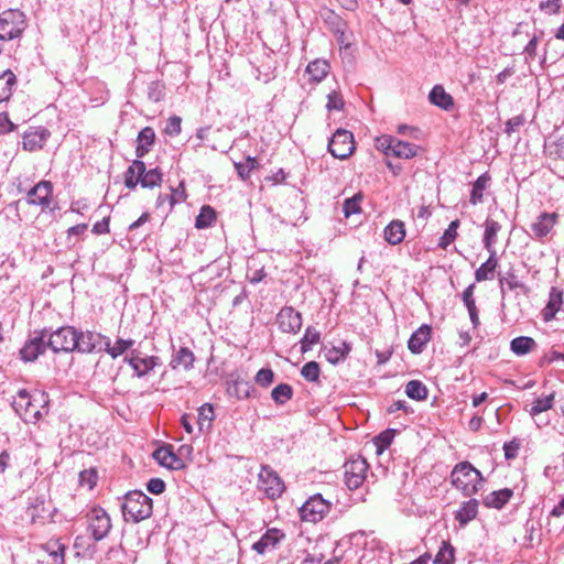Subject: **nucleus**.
I'll return each instance as SVG.
<instances>
[{
    "label": "nucleus",
    "mask_w": 564,
    "mask_h": 564,
    "mask_svg": "<svg viewBox=\"0 0 564 564\" xmlns=\"http://www.w3.org/2000/svg\"><path fill=\"white\" fill-rule=\"evenodd\" d=\"M484 481L481 473L469 462L456 464L451 473L452 486L465 497L477 494L482 488Z\"/></svg>",
    "instance_id": "f257e3e1"
},
{
    "label": "nucleus",
    "mask_w": 564,
    "mask_h": 564,
    "mask_svg": "<svg viewBox=\"0 0 564 564\" xmlns=\"http://www.w3.org/2000/svg\"><path fill=\"white\" fill-rule=\"evenodd\" d=\"M163 174L159 167L147 171L145 163L134 160L124 173V184L128 188L133 189L138 184L144 188H153L160 186Z\"/></svg>",
    "instance_id": "f03ea898"
},
{
    "label": "nucleus",
    "mask_w": 564,
    "mask_h": 564,
    "mask_svg": "<svg viewBox=\"0 0 564 564\" xmlns=\"http://www.w3.org/2000/svg\"><path fill=\"white\" fill-rule=\"evenodd\" d=\"M121 510L127 521L140 522L151 517L153 511L152 499L142 491H130L124 496Z\"/></svg>",
    "instance_id": "7ed1b4c3"
},
{
    "label": "nucleus",
    "mask_w": 564,
    "mask_h": 564,
    "mask_svg": "<svg viewBox=\"0 0 564 564\" xmlns=\"http://www.w3.org/2000/svg\"><path fill=\"white\" fill-rule=\"evenodd\" d=\"M25 29V14L19 9H9L0 13V40L19 37Z\"/></svg>",
    "instance_id": "20e7f679"
},
{
    "label": "nucleus",
    "mask_w": 564,
    "mask_h": 564,
    "mask_svg": "<svg viewBox=\"0 0 564 564\" xmlns=\"http://www.w3.org/2000/svg\"><path fill=\"white\" fill-rule=\"evenodd\" d=\"M77 330L72 326H62L54 332L47 330L46 344L54 352H72L76 348Z\"/></svg>",
    "instance_id": "39448f33"
},
{
    "label": "nucleus",
    "mask_w": 564,
    "mask_h": 564,
    "mask_svg": "<svg viewBox=\"0 0 564 564\" xmlns=\"http://www.w3.org/2000/svg\"><path fill=\"white\" fill-rule=\"evenodd\" d=\"M332 503L321 494L311 496L299 509L302 521L316 523L322 521L329 512Z\"/></svg>",
    "instance_id": "423d86ee"
},
{
    "label": "nucleus",
    "mask_w": 564,
    "mask_h": 564,
    "mask_svg": "<svg viewBox=\"0 0 564 564\" xmlns=\"http://www.w3.org/2000/svg\"><path fill=\"white\" fill-rule=\"evenodd\" d=\"M328 152L336 159L346 160L355 150L354 134L345 129H337L328 141Z\"/></svg>",
    "instance_id": "0eeeda50"
},
{
    "label": "nucleus",
    "mask_w": 564,
    "mask_h": 564,
    "mask_svg": "<svg viewBox=\"0 0 564 564\" xmlns=\"http://www.w3.org/2000/svg\"><path fill=\"white\" fill-rule=\"evenodd\" d=\"M86 517L88 531L91 533L93 539L95 541L104 540L112 527L111 519L106 510L101 507H94Z\"/></svg>",
    "instance_id": "6e6552de"
},
{
    "label": "nucleus",
    "mask_w": 564,
    "mask_h": 564,
    "mask_svg": "<svg viewBox=\"0 0 564 564\" xmlns=\"http://www.w3.org/2000/svg\"><path fill=\"white\" fill-rule=\"evenodd\" d=\"M258 488L268 498L276 499L285 490V486L280 476L269 466H262L259 473Z\"/></svg>",
    "instance_id": "1a4fd4ad"
},
{
    "label": "nucleus",
    "mask_w": 564,
    "mask_h": 564,
    "mask_svg": "<svg viewBox=\"0 0 564 564\" xmlns=\"http://www.w3.org/2000/svg\"><path fill=\"white\" fill-rule=\"evenodd\" d=\"M123 362L133 369L135 377L143 378L161 365V358L158 356H143L141 351L132 349L123 357Z\"/></svg>",
    "instance_id": "9d476101"
},
{
    "label": "nucleus",
    "mask_w": 564,
    "mask_h": 564,
    "mask_svg": "<svg viewBox=\"0 0 564 564\" xmlns=\"http://www.w3.org/2000/svg\"><path fill=\"white\" fill-rule=\"evenodd\" d=\"M12 406L26 423H35L42 417V412L33 403L30 393L25 389L19 390L12 402Z\"/></svg>",
    "instance_id": "9b49d317"
},
{
    "label": "nucleus",
    "mask_w": 564,
    "mask_h": 564,
    "mask_svg": "<svg viewBox=\"0 0 564 564\" xmlns=\"http://www.w3.org/2000/svg\"><path fill=\"white\" fill-rule=\"evenodd\" d=\"M367 460L361 457H351L344 465L345 468V482L350 490L359 488L365 479L368 470Z\"/></svg>",
    "instance_id": "f8f14e48"
},
{
    "label": "nucleus",
    "mask_w": 564,
    "mask_h": 564,
    "mask_svg": "<svg viewBox=\"0 0 564 564\" xmlns=\"http://www.w3.org/2000/svg\"><path fill=\"white\" fill-rule=\"evenodd\" d=\"M47 329L35 330L33 336L25 341L23 347L20 349V357L24 362H32L45 351Z\"/></svg>",
    "instance_id": "ddd939ff"
},
{
    "label": "nucleus",
    "mask_w": 564,
    "mask_h": 564,
    "mask_svg": "<svg viewBox=\"0 0 564 564\" xmlns=\"http://www.w3.org/2000/svg\"><path fill=\"white\" fill-rule=\"evenodd\" d=\"M75 351L80 354H91L102 351L105 336L95 332H77Z\"/></svg>",
    "instance_id": "4468645a"
},
{
    "label": "nucleus",
    "mask_w": 564,
    "mask_h": 564,
    "mask_svg": "<svg viewBox=\"0 0 564 564\" xmlns=\"http://www.w3.org/2000/svg\"><path fill=\"white\" fill-rule=\"evenodd\" d=\"M52 194L53 184L50 181H41L28 192L26 202L30 205L41 206L44 210L50 208Z\"/></svg>",
    "instance_id": "2eb2a0df"
},
{
    "label": "nucleus",
    "mask_w": 564,
    "mask_h": 564,
    "mask_svg": "<svg viewBox=\"0 0 564 564\" xmlns=\"http://www.w3.org/2000/svg\"><path fill=\"white\" fill-rule=\"evenodd\" d=\"M280 330L296 334L302 327V315L291 306H284L276 315Z\"/></svg>",
    "instance_id": "dca6fc26"
},
{
    "label": "nucleus",
    "mask_w": 564,
    "mask_h": 564,
    "mask_svg": "<svg viewBox=\"0 0 564 564\" xmlns=\"http://www.w3.org/2000/svg\"><path fill=\"white\" fill-rule=\"evenodd\" d=\"M558 215L556 213H541L531 224V230L535 239L546 237L556 225Z\"/></svg>",
    "instance_id": "f3484780"
},
{
    "label": "nucleus",
    "mask_w": 564,
    "mask_h": 564,
    "mask_svg": "<svg viewBox=\"0 0 564 564\" xmlns=\"http://www.w3.org/2000/svg\"><path fill=\"white\" fill-rule=\"evenodd\" d=\"M153 458L170 469L180 470L185 467L184 462L172 451L171 446H162L153 452Z\"/></svg>",
    "instance_id": "a211bd4d"
},
{
    "label": "nucleus",
    "mask_w": 564,
    "mask_h": 564,
    "mask_svg": "<svg viewBox=\"0 0 564 564\" xmlns=\"http://www.w3.org/2000/svg\"><path fill=\"white\" fill-rule=\"evenodd\" d=\"M564 292L562 289L552 286L549 294V301L545 307L541 311L542 319L545 323L551 322L555 318L557 312H560L563 304Z\"/></svg>",
    "instance_id": "6ab92c4d"
},
{
    "label": "nucleus",
    "mask_w": 564,
    "mask_h": 564,
    "mask_svg": "<svg viewBox=\"0 0 564 564\" xmlns=\"http://www.w3.org/2000/svg\"><path fill=\"white\" fill-rule=\"evenodd\" d=\"M432 335L431 326L423 324L421 325L409 338L408 348L412 354H421L426 344L430 341Z\"/></svg>",
    "instance_id": "aec40b11"
},
{
    "label": "nucleus",
    "mask_w": 564,
    "mask_h": 564,
    "mask_svg": "<svg viewBox=\"0 0 564 564\" xmlns=\"http://www.w3.org/2000/svg\"><path fill=\"white\" fill-rule=\"evenodd\" d=\"M284 538V533H282L278 529H269L259 541L253 543L252 550H254L258 554H264L268 550H273L280 543V541Z\"/></svg>",
    "instance_id": "412c9836"
},
{
    "label": "nucleus",
    "mask_w": 564,
    "mask_h": 564,
    "mask_svg": "<svg viewBox=\"0 0 564 564\" xmlns=\"http://www.w3.org/2000/svg\"><path fill=\"white\" fill-rule=\"evenodd\" d=\"M155 142V132L154 129L151 127H144L141 129V131L138 133L137 137V149H135V155L137 158H143L147 155Z\"/></svg>",
    "instance_id": "4be33fe9"
},
{
    "label": "nucleus",
    "mask_w": 564,
    "mask_h": 564,
    "mask_svg": "<svg viewBox=\"0 0 564 564\" xmlns=\"http://www.w3.org/2000/svg\"><path fill=\"white\" fill-rule=\"evenodd\" d=\"M134 343L135 341L133 339H123L119 337L116 339L115 344L111 345L110 338L105 336L102 351H106L112 359H116L127 351H131Z\"/></svg>",
    "instance_id": "5701e85b"
},
{
    "label": "nucleus",
    "mask_w": 564,
    "mask_h": 564,
    "mask_svg": "<svg viewBox=\"0 0 564 564\" xmlns=\"http://www.w3.org/2000/svg\"><path fill=\"white\" fill-rule=\"evenodd\" d=\"M48 135L50 132L44 128L25 132L23 135V149L28 151L42 149Z\"/></svg>",
    "instance_id": "b1692460"
},
{
    "label": "nucleus",
    "mask_w": 564,
    "mask_h": 564,
    "mask_svg": "<svg viewBox=\"0 0 564 564\" xmlns=\"http://www.w3.org/2000/svg\"><path fill=\"white\" fill-rule=\"evenodd\" d=\"M513 490L510 488H503L500 490L492 491L484 498V505L487 508L500 510L502 509L512 498Z\"/></svg>",
    "instance_id": "393cba45"
},
{
    "label": "nucleus",
    "mask_w": 564,
    "mask_h": 564,
    "mask_svg": "<svg viewBox=\"0 0 564 564\" xmlns=\"http://www.w3.org/2000/svg\"><path fill=\"white\" fill-rule=\"evenodd\" d=\"M478 506L479 503L477 499H469L468 501L463 502L455 514V519L458 521L460 527H465L477 517Z\"/></svg>",
    "instance_id": "a878e982"
},
{
    "label": "nucleus",
    "mask_w": 564,
    "mask_h": 564,
    "mask_svg": "<svg viewBox=\"0 0 564 564\" xmlns=\"http://www.w3.org/2000/svg\"><path fill=\"white\" fill-rule=\"evenodd\" d=\"M429 100L431 104L437 106L441 109L449 110L454 107L453 97L447 94L443 86L435 85L429 94Z\"/></svg>",
    "instance_id": "bb28decb"
},
{
    "label": "nucleus",
    "mask_w": 564,
    "mask_h": 564,
    "mask_svg": "<svg viewBox=\"0 0 564 564\" xmlns=\"http://www.w3.org/2000/svg\"><path fill=\"white\" fill-rule=\"evenodd\" d=\"M194 361V352L187 347H181L173 354L170 366L172 369L183 367L185 370H189L193 368Z\"/></svg>",
    "instance_id": "cd10ccee"
},
{
    "label": "nucleus",
    "mask_w": 564,
    "mask_h": 564,
    "mask_svg": "<svg viewBox=\"0 0 564 564\" xmlns=\"http://www.w3.org/2000/svg\"><path fill=\"white\" fill-rule=\"evenodd\" d=\"M501 230V225L491 219L487 218L485 221V232L482 238L484 248L487 251H496L495 243L497 242V235Z\"/></svg>",
    "instance_id": "c85d7f7f"
},
{
    "label": "nucleus",
    "mask_w": 564,
    "mask_h": 564,
    "mask_svg": "<svg viewBox=\"0 0 564 564\" xmlns=\"http://www.w3.org/2000/svg\"><path fill=\"white\" fill-rule=\"evenodd\" d=\"M15 85L17 76L11 69L0 74V104L10 99Z\"/></svg>",
    "instance_id": "c756f323"
},
{
    "label": "nucleus",
    "mask_w": 564,
    "mask_h": 564,
    "mask_svg": "<svg viewBox=\"0 0 564 564\" xmlns=\"http://www.w3.org/2000/svg\"><path fill=\"white\" fill-rule=\"evenodd\" d=\"M420 149L421 148L414 143L401 141L395 138L391 155L399 159L410 160L419 154Z\"/></svg>",
    "instance_id": "7c9ffc66"
},
{
    "label": "nucleus",
    "mask_w": 564,
    "mask_h": 564,
    "mask_svg": "<svg viewBox=\"0 0 564 564\" xmlns=\"http://www.w3.org/2000/svg\"><path fill=\"white\" fill-rule=\"evenodd\" d=\"M405 237L404 224L401 220H392L384 228V239L392 246L403 241Z\"/></svg>",
    "instance_id": "2f4dec72"
},
{
    "label": "nucleus",
    "mask_w": 564,
    "mask_h": 564,
    "mask_svg": "<svg viewBox=\"0 0 564 564\" xmlns=\"http://www.w3.org/2000/svg\"><path fill=\"white\" fill-rule=\"evenodd\" d=\"M489 258L482 263L475 272V280L477 282L491 280L494 278V272L498 267V260L496 257V251H488Z\"/></svg>",
    "instance_id": "473e14b6"
},
{
    "label": "nucleus",
    "mask_w": 564,
    "mask_h": 564,
    "mask_svg": "<svg viewBox=\"0 0 564 564\" xmlns=\"http://www.w3.org/2000/svg\"><path fill=\"white\" fill-rule=\"evenodd\" d=\"M536 347V343L532 337L519 336L510 341V350L517 356H524Z\"/></svg>",
    "instance_id": "72a5a7b5"
},
{
    "label": "nucleus",
    "mask_w": 564,
    "mask_h": 564,
    "mask_svg": "<svg viewBox=\"0 0 564 564\" xmlns=\"http://www.w3.org/2000/svg\"><path fill=\"white\" fill-rule=\"evenodd\" d=\"M490 180V175L488 173H484L474 182L469 199L473 205H477L482 202L484 193L489 186Z\"/></svg>",
    "instance_id": "f704fd0d"
},
{
    "label": "nucleus",
    "mask_w": 564,
    "mask_h": 564,
    "mask_svg": "<svg viewBox=\"0 0 564 564\" xmlns=\"http://www.w3.org/2000/svg\"><path fill=\"white\" fill-rule=\"evenodd\" d=\"M329 70V64L326 59H315L306 67V73L310 79L316 83L323 80Z\"/></svg>",
    "instance_id": "c9c22d12"
},
{
    "label": "nucleus",
    "mask_w": 564,
    "mask_h": 564,
    "mask_svg": "<svg viewBox=\"0 0 564 564\" xmlns=\"http://www.w3.org/2000/svg\"><path fill=\"white\" fill-rule=\"evenodd\" d=\"M215 419L214 406L210 403H204L198 409L197 425L200 432L208 431Z\"/></svg>",
    "instance_id": "e433bc0d"
},
{
    "label": "nucleus",
    "mask_w": 564,
    "mask_h": 564,
    "mask_svg": "<svg viewBox=\"0 0 564 564\" xmlns=\"http://www.w3.org/2000/svg\"><path fill=\"white\" fill-rule=\"evenodd\" d=\"M429 390L420 380H410L405 384V394L415 401H423L427 398Z\"/></svg>",
    "instance_id": "4c0bfd02"
},
{
    "label": "nucleus",
    "mask_w": 564,
    "mask_h": 564,
    "mask_svg": "<svg viewBox=\"0 0 564 564\" xmlns=\"http://www.w3.org/2000/svg\"><path fill=\"white\" fill-rule=\"evenodd\" d=\"M44 549L53 558L54 564H65L64 553L66 550L65 544H63L59 540H51L48 541Z\"/></svg>",
    "instance_id": "58836bf2"
},
{
    "label": "nucleus",
    "mask_w": 564,
    "mask_h": 564,
    "mask_svg": "<svg viewBox=\"0 0 564 564\" xmlns=\"http://www.w3.org/2000/svg\"><path fill=\"white\" fill-rule=\"evenodd\" d=\"M350 351V346L346 343H341L340 346L332 347L325 351V358L328 362L337 365L344 361Z\"/></svg>",
    "instance_id": "ea45409f"
},
{
    "label": "nucleus",
    "mask_w": 564,
    "mask_h": 564,
    "mask_svg": "<svg viewBox=\"0 0 564 564\" xmlns=\"http://www.w3.org/2000/svg\"><path fill=\"white\" fill-rule=\"evenodd\" d=\"M216 220V212L209 205H204L200 208L198 216L195 219V227L198 229L208 228Z\"/></svg>",
    "instance_id": "a19ab883"
},
{
    "label": "nucleus",
    "mask_w": 564,
    "mask_h": 564,
    "mask_svg": "<svg viewBox=\"0 0 564 564\" xmlns=\"http://www.w3.org/2000/svg\"><path fill=\"white\" fill-rule=\"evenodd\" d=\"M293 397V389L289 383H280L271 391L272 400L279 404L283 405Z\"/></svg>",
    "instance_id": "79ce46f5"
},
{
    "label": "nucleus",
    "mask_w": 564,
    "mask_h": 564,
    "mask_svg": "<svg viewBox=\"0 0 564 564\" xmlns=\"http://www.w3.org/2000/svg\"><path fill=\"white\" fill-rule=\"evenodd\" d=\"M259 167V163L256 158L247 156L246 162H236L235 169L242 181H246L250 177L251 171Z\"/></svg>",
    "instance_id": "37998d69"
},
{
    "label": "nucleus",
    "mask_w": 564,
    "mask_h": 564,
    "mask_svg": "<svg viewBox=\"0 0 564 564\" xmlns=\"http://www.w3.org/2000/svg\"><path fill=\"white\" fill-rule=\"evenodd\" d=\"M319 338H321L319 332L315 327L308 326L305 329V334L300 341L301 351L306 352V351L311 350L312 346L319 341Z\"/></svg>",
    "instance_id": "c03bdc74"
},
{
    "label": "nucleus",
    "mask_w": 564,
    "mask_h": 564,
    "mask_svg": "<svg viewBox=\"0 0 564 564\" xmlns=\"http://www.w3.org/2000/svg\"><path fill=\"white\" fill-rule=\"evenodd\" d=\"M554 398H555V393H551L544 398H539V399L534 400V402L532 403V406L529 411L530 415L535 416L544 411L552 409Z\"/></svg>",
    "instance_id": "a18cd8bd"
},
{
    "label": "nucleus",
    "mask_w": 564,
    "mask_h": 564,
    "mask_svg": "<svg viewBox=\"0 0 564 564\" xmlns=\"http://www.w3.org/2000/svg\"><path fill=\"white\" fill-rule=\"evenodd\" d=\"M459 227V220H453L446 230L444 231L443 236L438 240V248L445 250L457 237V228Z\"/></svg>",
    "instance_id": "49530a36"
},
{
    "label": "nucleus",
    "mask_w": 564,
    "mask_h": 564,
    "mask_svg": "<svg viewBox=\"0 0 564 564\" xmlns=\"http://www.w3.org/2000/svg\"><path fill=\"white\" fill-rule=\"evenodd\" d=\"M394 435L395 430L388 429L373 438V443L377 447V454H381L386 448H388L391 445Z\"/></svg>",
    "instance_id": "de8ad7c7"
},
{
    "label": "nucleus",
    "mask_w": 564,
    "mask_h": 564,
    "mask_svg": "<svg viewBox=\"0 0 564 564\" xmlns=\"http://www.w3.org/2000/svg\"><path fill=\"white\" fill-rule=\"evenodd\" d=\"M362 199L361 194H356L350 198L345 199L343 212L346 218L354 214H359L361 212L360 202Z\"/></svg>",
    "instance_id": "09e8293b"
},
{
    "label": "nucleus",
    "mask_w": 564,
    "mask_h": 564,
    "mask_svg": "<svg viewBox=\"0 0 564 564\" xmlns=\"http://www.w3.org/2000/svg\"><path fill=\"white\" fill-rule=\"evenodd\" d=\"M454 561V547L446 542H443L442 547L434 558L435 564H451Z\"/></svg>",
    "instance_id": "8fccbe9b"
},
{
    "label": "nucleus",
    "mask_w": 564,
    "mask_h": 564,
    "mask_svg": "<svg viewBox=\"0 0 564 564\" xmlns=\"http://www.w3.org/2000/svg\"><path fill=\"white\" fill-rule=\"evenodd\" d=\"M319 373V365L316 361H308L301 369V375L310 382H317Z\"/></svg>",
    "instance_id": "3c124183"
},
{
    "label": "nucleus",
    "mask_w": 564,
    "mask_h": 564,
    "mask_svg": "<svg viewBox=\"0 0 564 564\" xmlns=\"http://www.w3.org/2000/svg\"><path fill=\"white\" fill-rule=\"evenodd\" d=\"M394 137L381 135L375 140V147L377 150L381 151L386 155H391L394 145Z\"/></svg>",
    "instance_id": "603ef678"
},
{
    "label": "nucleus",
    "mask_w": 564,
    "mask_h": 564,
    "mask_svg": "<svg viewBox=\"0 0 564 564\" xmlns=\"http://www.w3.org/2000/svg\"><path fill=\"white\" fill-rule=\"evenodd\" d=\"M164 97V85L161 82H151L148 85V98L154 102H159Z\"/></svg>",
    "instance_id": "864d4df0"
},
{
    "label": "nucleus",
    "mask_w": 564,
    "mask_h": 564,
    "mask_svg": "<svg viewBox=\"0 0 564 564\" xmlns=\"http://www.w3.org/2000/svg\"><path fill=\"white\" fill-rule=\"evenodd\" d=\"M98 475L93 468L83 470L79 474L80 486H86L88 489H93L97 484Z\"/></svg>",
    "instance_id": "5fc2aeb1"
},
{
    "label": "nucleus",
    "mask_w": 564,
    "mask_h": 564,
    "mask_svg": "<svg viewBox=\"0 0 564 564\" xmlns=\"http://www.w3.org/2000/svg\"><path fill=\"white\" fill-rule=\"evenodd\" d=\"M274 380V372L270 368H261L256 377L254 381L261 387H269Z\"/></svg>",
    "instance_id": "6e6d98bb"
},
{
    "label": "nucleus",
    "mask_w": 564,
    "mask_h": 564,
    "mask_svg": "<svg viewBox=\"0 0 564 564\" xmlns=\"http://www.w3.org/2000/svg\"><path fill=\"white\" fill-rule=\"evenodd\" d=\"M182 118L178 116H172L167 119L164 132L170 137H176L181 133Z\"/></svg>",
    "instance_id": "4d7b16f0"
},
{
    "label": "nucleus",
    "mask_w": 564,
    "mask_h": 564,
    "mask_svg": "<svg viewBox=\"0 0 564 564\" xmlns=\"http://www.w3.org/2000/svg\"><path fill=\"white\" fill-rule=\"evenodd\" d=\"M234 394L239 398H249L251 386L243 380H236L232 384Z\"/></svg>",
    "instance_id": "13d9d810"
},
{
    "label": "nucleus",
    "mask_w": 564,
    "mask_h": 564,
    "mask_svg": "<svg viewBox=\"0 0 564 564\" xmlns=\"http://www.w3.org/2000/svg\"><path fill=\"white\" fill-rule=\"evenodd\" d=\"M327 109L328 110H341L344 108V100L340 94L332 91L327 96Z\"/></svg>",
    "instance_id": "bf43d9fd"
},
{
    "label": "nucleus",
    "mask_w": 564,
    "mask_h": 564,
    "mask_svg": "<svg viewBox=\"0 0 564 564\" xmlns=\"http://www.w3.org/2000/svg\"><path fill=\"white\" fill-rule=\"evenodd\" d=\"M186 198L185 187L184 183L181 182L176 188H172V193L169 197V202L171 207H173L175 204H178Z\"/></svg>",
    "instance_id": "052dcab7"
},
{
    "label": "nucleus",
    "mask_w": 564,
    "mask_h": 564,
    "mask_svg": "<svg viewBox=\"0 0 564 564\" xmlns=\"http://www.w3.org/2000/svg\"><path fill=\"white\" fill-rule=\"evenodd\" d=\"M524 121L525 119L522 115L510 118L506 122L505 132L508 135H511V133L516 132L517 130H519L520 127L524 124Z\"/></svg>",
    "instance_id": "680f3d73"
},
{
    "label": "nucleus",
    "mask_w": 564,
    "mask_h": 564,
    "mask_svg": "<svg viewBox=\"0 0 564 564\" xmlns=\"http://www.w3.org/2000/svg\"><path fill=\"white\" fill-rule=\"evenodd\" d=\"M520 446H521V442L519 440H512L508 443H505V445H503L505 457L507 459H513L514 457H517Z\"/></svg>",
    "instance_id": "e2e57ef3"
},
{
    "label": "nucleus",
    "mask_w": 564,
    "mask_h": 564,
    "mask_svg": "<svg viewBox=\"0 0 564 564\" xmlns=\"http://www.w3.org/2000/svg\"><path fill=\"white\" fill-rule=\"evenodd\" d=\"M147 489L153 495H160L165 490V482L161 478H151L147 484Z\"/></svg>",
    "instance_id": "0e129e2a"
},
{
    "label": "nucleus",
    "mask_w": 564,
    "mask_h": 564,
    "mask_svg": "<svg viewBox=\"0 0 564 564\" xmlns=\"http://www.w3.org/2000/svg\"><path fill=\"white\" fill-rule=\"evenodd\" d=\"M14 129V124L10 121L6 112L0 113V134H6Z\"/></svg>",
    "instance_id": "69168bd1"
},
{
    "label": "nucleus",
    "mask_w": 564,
    "mask_h": 564,
    "mask_svg": "<svg viewBox=\"0 0 564 564\" xmlns=\"http://www.w3.org/2000/svg\"><path fill=\"white\" fill-rule=\"evenodd\" d=\"M95 235H102L109 232V218L105 217L102 220L97 221L91 230Z\"/></svg>",
    "instance_id": "338daca9"
},
{
    "label": "nucleus",
    "mask_w": 564,
    "mask_h": 564,
    "mask_svg": "<svg viewBox=\"0 0 564 564\" xmlns=\"http://www.w3.org/2000/svg\"><path fill=\"white\" fill-rule=\"evenodd\" d=\"M87 224H78L67 229V239L70 242L73 236H82L87 230Z\"/></svg>",
    "instance_id": "774afa93"
}]
</instances>
